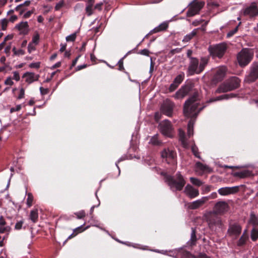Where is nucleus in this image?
Returning a JSON list of instances; mask_svg holds the SVG:
<instances>
[{"instance_id":"obj_18","label":"nucleus","mask_w":258,"mask_h":258,"mask_svg":"<svg viewBox=\"0 0 258 258\" xmlns=\"http://www.w3.org/2000/svg\"><path fill=\"white\" fill-rule=\"evenodd\" d=\"M184 192L190 199L195 198L199 195V190L189 184L185 187Z\"/></svg>"},{"instance_id":"obj_16","label":"nucleus","mask_w":258,"mask_h":258,"mask_svg":"<svg viewBox=\"0 0 258 258\" xmlns=\"http://www.w3.org/2000/svg\"><path fill=\"white\" fill-rule=\"evenodd\" d=\"M245 16H249L250 17H254L258 16V8L255 3H252L245 8L243 11Z\"/></svg>"},{"instance_id":"obj_61","label":"nucleus","mask_w":258,"mask_h":258,"mask_svg":"<svg viewBox=\"0 0 258 258\" xmlns=\"http://www.w3.org/2000/svg\"><path fill=\"white\" fill-rule=\"evenodd\" d=\"M161 118V114L159 112H156L155 114V120L158 121H159Z\"/></svg>"},{"instance_id":"obj_30","label":"nucleus","mask_w":258,"mask_h":258,"mask_svg":"<svg viewBox=\"0 0 258 258\" xmlns=\"http://www.w3.org/2000/svg\"><path fill=\"white\" fill-rule=\"evenodd\" d=\"M191 230L190 239L188 241V244L190 245H194L197 240L196 231L193 228H191Z\"/></svg>"},{"instance_id":"obj_12","label":"nucleus","mask_w":258,"mask_h":258,"mask_svg":"<svg viewBox=\"0 0 258 258\" xmlns=\"http://www.w3.org/2000/svg\"><path fill=\"white\" fill-rule=\"evenodd\" d=\"M174 106V103L170 100L167 99L162 104L160 110L163 114L168 116H171Z\"/></svg>"},{"instance_id":"obj_54","label":"nucleus","mask_w":258,"mask_h":258,"mask_svg":"<svg viewBox=\"0 0 258 258\" xmlns=\"http://www.w3.org/2000/svg\"><path fill=\"white\" fill-rule=\"evenodd\" d=\"M23 224V221H20L18 222L17 223H16V224L15 225V229L17 230L21 229L22 227Z\"/></svg>"},{"instance_id":"obj_56","label":"nucleus","mask_w":258,"mask_h":258,"mask_svg":"<svg viewBox=\"0 0 258 258\" xmlns=\"http://www.w3.org/2000/svg\"><path fill=\"white\" fill-rule=\"evenodd\" d=\"M39 90H40V93L42 95L47 94L49 91L48 89H44V88H42V87H40Z\"/></svg>"},{"instance_id":"obj_27","label":"nucleus","mask_w":258,"mask_h":258,"mask_svg":"<svg viewBox=\"0 0 258 258\" xmlns=\"http://www.w3.org/2000/svg\"><path fill=\"white\" fill-rule=\"evenodd\" d=\"M38 218V210L34 209L30 212V219L33 222L36 223Z\"/></svg>"},{"instance_id":"obj_46","label":"nucleus","mask_w":258,"mask_h":258,"mask_svg":"<svg viewBox=\"0 0 258 258\" xmlns=\"http://www.w3.org/2000/svg\"><path fill=\"white\" fill-rule=\"evenodd\" d=\"M92 5H88L86 8V11L88 16H90L92 14Z\"/></svg>"},{"instance_id":"obj_57","label":"nucleus","mask_w":258,"mask_h":258,"mask_svg":"<svg viewBox=\"0 0 258 258\" xmlns=\"http://www.w3.org/2000/svg\"><path fill=\"white\" fill-rule=\"evenodd\" d=\"M33 10L28 11V12L24 14L23 17L24 18H28L30 17V16L33 13Z\"/></svg>"},{"instance_id":"obj_10","label":"nucleus","mask_w":258,"mask_h":258,"mask_svg":"<svg viewBox=\"0 0 258 258\" xmlns=\"http://www.w3.org/2000/svg\"><path fill=\"white\" fill-rule=\"evenodd\" d=\"M204 5V3L202 2L190 3L188 5L189 8L186 13V16L190 17L198 14Z\"/></svg>"},{"instance_id":"obj_51","label":"nucleus","mask_w":258,"mask_h":258,"mask_svg":"<svg viewBox=\"0 0 258 258\" xmlns=\"http://www.w3.org/2000/svg\"><path fill=\"white\" fill-rule=\"evenodd\" d=\"M40 64L39 62H32L29 64V67L31 68L38 69L40 67Z\"/></svg>"},{"instance_id":"obj_3","label":"nucleus","mask_w":258,"mask_h":258,"mask_svg":"<svg viewBox=\"0 0 258 258\" xmlns=\"http://www.w3.org/2000/svg\"><path fill=\"white\" fill-rule=\"evenodd\" d=\"M240 80L236 77H232L224 83L222 84L217 89V93H224L231 91L239 87Z\"/></svg>"},{"instance_id":"obj_58","label":"nucleus","mask_w":258,"mask_h":258,"mask_svg":"<svg viewBox=\"0 0 258 258\" xmlns=\"http://www.w3.org/2000/svg\"><path fill=\"white\" fill-rule=\"evenodd\" d=\"M123 58H122L121 59H120L118 62V66H119V70L120 71H122V70H123Z\"/></svg>"},{"instance_id":"obj_19","label":"nucleus","mask_w":258,"mask_h":258,"mask_svg":"<svg viewBox=\"0 0 258 258\" xmlns=\"http://www.w3.org/2000/svg\"><path fill=\"white\" fill-rule=\"evenodd\" d=\"M15 28L20 31V34L26 35L29 32V25L27 22H21L17 24Z\"/></svg>"},{"instance_id":"obj_62","label":"nucleus","mask_w":258,"mask_h":258,"mask_svg":"<svg viewBox=\"0 0 258 258\" xmlns=\"http://www.w3.org/2000/svg\"><path fill=\"white\" fill-rule=\"evenodd\" d=\"M25 53L23 49H20L17 51V52L15 53L16 55H22Z\"/></svg>"},{"instance_id":"obj_47","label":"nucleus","mask_w":258,"mask_h":258,"mask_svg":"<svg viewBox=\"0 0 258 258\" xmlns=\"http://www.w3.org/2000/svg\"><path fill=\"white\" fill-rule=\"evenodd\" d=\"M5 84L6 85L12 86L14 84L12 78L11 77H8L5 81Z\"/></svg>"},{"instance_id":"obj_13","label":"nucleus","mask_w":258,"mask_h":258,"mask_svg":"<svg viewBox=\"0 0 258 258\" xmlns=\"http://www.w3.org/2000/svg\"><path fill=\"white\" fill-rule=\"evenodd\" d=\"M226 45L224 43H221L211 48V55L213 57L217 56L221 58L223 56L226 50Z\"/></svg>"},{"instance_id":"obj_25","label":"nucleus","mask_w":258,"mask_h":258,"mask_svg":"<svg viewBox=\"0 0 258 258\" xmlns=\"http://www.w3.org/2000/svg\"><path fill=\"white\" fill-rule=\"evenodd\" d=\"M222 225V221L220 217L214 216L211 217V226L215 225L220 227Z\"/></svg>"},{"instance_id":"obj_42","label":"nucleus","mask_w":258,"mask_h":258,"mask_svg":"<svg viewBox=\"0 0 258 258\" xmlns=\"http://www.w3.org/2000/svg\"><path fill=\"white\" fill-rule=\"evenodd\" d=\"M228 97L227 95H223L220 96L219 97H217V98L211 99L210 101L211 102L216 101L217 100H221V99H228Z\"/></svg>"},{"instance_id":"obj_4","label":"nucleus","mask_w":258,"mask_h":258,"mask_svg":"<svg viewBox=\"0 0 258 258\" xmlns=\"http://www.w3.org/2000/svg\"><path fill=\"white\" fill-rule=\"evenodd\" d=\"M165 180L173 191L181 190L185 184V181L179 172L176 174V180L168 175L166 176Z\"/></svg>"},{"instance_id":"obj_26","label":"nucleus","mask_w":258,"mask_h":258,"mask_svg":"<svg viewBox=\"0 0 258 258\" xmlns=\"http://www.w3.org/2000/svg\"><path fill=\"white\" fill-rule=\"evenodd\" d=\"M197 30L198 29H195L190 33L186 35L182 39V41L184 42H188L197 34Z\"/></svg>"},{"instance_id":"obj_21","label":"nucleus","mask_w":258,"mask_h":258,"mask_svg":"<svg viewBox=\"0 0 258 258\" xmlns=\"http://www.w3.org/2000/svg\"><path fill=\"white\" fill-rule=\"evenodd\" d=\"M208 200L207 197H203L200 199H199L197 201H195L191 203L190 204L189 207L191 209H195L201 206H202L204 203L206 202Z\"/></svg>"},{"instance_id":"obj_60","label":"nucleus","mask_w":258,"mask_h":258,"mask_svg":"<svg viewBox=\"0 0 258 258\" xmlns=\"http://www.w3.org/2000/svg\"><path fill=\"white\" fill-rule=\"evenodd\" d=\"M125 158L124 157H122L120 158L118 160V161H117V162H116V163H115V165H116V167H117V168H118V175H119L120 172V171L119 168V167H118V163L119 162H120V161H123V160H125Z\"/></svg>"},{"instance_id":"obj_6","label":"nucleus","mask_w":258,"mask_h":258,"mask_svg":"<svg viewBox=\"0 0 258 258\" xmlns=\"http://www.w3.org/2000/svg\"><path fill=\"white\" fill-rule=\"evenodd\" d=\"M159 129L164 136L170 138L173 136V127L169 120L165 119L160 122Z\"/></svg>"},{"instance_id":"obj_5","label":"nucleus","mask_w":258,"mask_h":258,"mask_svg":"<svg viewBox=\"0 0 258 258\" xmlns=\"http://www.w3.org/2000/svg\"><path fill=\"white\" fill-rule=\"evenodd\" d=\"M253 56V52L251 49L248 48L242 49L237 56L239 64L242 67L246 66L250 62Z\"/></svg>"},{"instance_id":"obj_35","label":"nucleus","mask_w":258,"mask_h":258,"mask_svg":"<svg viewBox=\"0 0 258 258\" xmlns=\"http://www.w3.org/2000/svg\"><path fill=\"white\" fill-rule=\"evenodd\" d=\"M190 181L192 184L197 186H200L203 184L202 181L197 178L191 177L190 178Z\"/></svg>"},{"instance_id":"obj_9","label":"nucleus","mask_w":258,"mask_h":258,"mask_svg":"<svg viewBox=\"0 0 258 258\" xmlns=\"http://www.w3.org/2000/svg\"><path fill=\"white\" fill-rule=\"evenodd\" d=\"M241 230L242 227L239 223L230 222L229 224L227 233L230 236L236 238L241 233Z\"/></svg>"},{"instance_id":"obj_32","label":"nucleus","mask_w":258,"mask_h":258,"mask_svg":"<svg viewBox=\"0 0 258 258\" xmlns=\"http://www.w3.org/2000/svg\"><path fill=\"white\" fill-rule=\"evenodd\" d=\"M158 136V135L157 134L153 136L151 138L149 143H150L153 145H156V146L161 145V142L160 140H159Z\"/></svg>"},{"instance_id":"obj_55","label":"nucleus","mask_w":258,"mask_h":258,"mask_svg":"<svg viewBox=\"0 0 258 258\" xmlns=\"http://www.w3.org/2000/svg\"><path fill=\"white\" fill-rule=\"evenodd\" d=\"M21 105H17L15 107H13L11 108L10 111L11 112H13L15 111H18L21 109Z\"/></svg>"},{"instance_id":"obj_20","label":"nucleus","mask_w":258,"mask_h":258,"mask_svg":"<svg viewBox=\"0 0 258 258\" xmlns=\"http://www.w3.org/2000/svg\"><path fill=\"white\" fill-rule=\"evenodd\" d=\"M23 77L25 78V81L27 83L31 84L35 81H37L39 75H36L34 73L26 72L24 74Z\"/></svg>"},{"instance_id":"obj_33","label":"nucleus","mask_w":258,"mask_h":258,"mask_svg":"<svg viewBox=\"0 0 258 258\" xmlns=\"http://www.w3.org/2000/svg\"><path fill=\"white\" fill-rule=\"evenodd\" d=\"M184 78V73L182 72L176 77L173 82H175V83H176L177 85H179V84H180L183 80Z\"/></svg>"},{"instance_id":"obj_63","label":"nucleus","mask_w":258,"mask_h":258,"mask_svg":"<svg viewBox=\"0 0 258 258\" xmlns=\"http://www.w3.org/2000/svg\"><path fill=\"white\" fill-rule=\"evenodd\" d=\"M86 67H87L86 64L80 65V66H77L76 69V71H80L83 69L86 68Z\"/></svg>"},{"instance_id":"obj_31","label":"nucleus","mask_w":258,"mask_h":258,"mask_svg":"<svg viewBox=\"0 0 258 258\" xmlns=\"http://www.w3.org/2000/svg\"><path fill=\"white\" fill-rule=\"evenodd\" d=\"M168 27V24L166 22H163L159 25L158 27L155 28L153 31L154 32H158L159 31L165 30Z\"/></svg>"},{"instance_id":"obj_48","label":"nucleus","mask_w":258,"mask_h":258,"mask_svg":"<svg viewBox=\"0 0 258 258\" xmlns=\"http://www.w3.org/2000/svg\"><path fill=\"white\" fill-rule=\"evenodd\" d=\"M238 26H237L233 30L229 32L227 34V36L230 37L233 36L238 31Z\"/></svg>"},{"instance_id":"obj_22","label":"nucleus","mask_w":258,"mask_h":258,"mask_svg":"<svg viewBox=\"0 0 258 258\" xmlns=\"http://www.w3.org/2000/svg\"><path fill=\"white\" fill-rule=\"evenodd\" d=\"M195 170L198 174L202 175L208 171V167L198 162L196 163Z\"/></svg>"},{"instance_id":"obj_36","label":"nucleus","mask_w":258,"mask_h":258,"mask_svg":"<svg viewBox=\"0 0 258 258\" xmlns=\"http://www.w3.org/2000/svg\"><path fill=\"white\" fill-rule=\"evenodd\" d=\"M33 201V196L31 193L27 194V205L28 207H30Z\"/></svg>"},{"instance_id":"obj_17","label":"nucleus","mask_w":258,"mask_h":258,"mask_svg":"<svg viewBox=\"0 0 258 258\" xmlns=\"http://www.w3.org/2000/svg\"><path fill=\"white\" fill-rule=\"evenodd\" d=\"M190 91V87L188 86H182L173 96V97L177 100L182 99L186 96Z\"/></svg>"},{"instance_id":"obj_2","label":"nucleus","mask_w":258,"mask_h":258,"mask_svg":"<svg viewBox=\"0 0 258 258\" xmlns=\"http://www.w3.org/2000/svg\"><path fill=\"white\" fill-rule=\"evenodd\" d=\"M208 63V59L205 57H202L201 62L198 58H191L189 61V64L187 71L188 76H192L195 74H199L204 70Z\"/></svg>"},{"instance_id":"obj_59","label":"nucleus","mask_w":258,"mask_h":258,"mask_svg":"<svg viewBox=\"0 0 258 258\" xmlns=\"http://www.w3.org/2000/svg\"><path fill=\"white\" fill-rule=\"evenodd\" d=\"M187 56L189 58V60H191V58H196V57H194L191 56L192 54V51L190 49H188L187 51Z\"/></svg>"},{"instance_id":"obj_11","label":"nucleus","mask_w":258,"mask_h":258,"mask_svg":"<svg viewBox=\"0 0 258 258\" xmlns=\"http://www.w3.org/2000/svg\"><path fill=\"white\" fill-rule=\"evenodd\" d=\"M258 79V63H253L251 67L249 74L244 79L248 83H252Z\"/></svg>"},{"instance_id":"obj_24","label":"nucleus","mask_w":258,"mask_h":258,"mask_svg":"<svg viewBox=\"0 0 258 258\" xmlns=\"http://www.w3.org/2000/svg\"><path fill=\"white\" fill-rule=\"evenodd\" d=\"M252 175L251 171L248 170H245L240 172H235L234 173L235 176H238L240 178H245L250 176Z\"/></svg>"},{"instance_id":"obj_41","label":"nucleus","mask_w":258,"mask_h":258,"mask_svg":"<svg viewBox=\"0 0 258 258\" xmlns=\"http://www.w3.org/2000/svg\"><path fill=\"white\" fill-rule=\"evenodd\" d=\"M64 4V2L63 0H60L57 4H56L55 7V10L56 11L59 10L60 8H61Z\"/></svg>"},{"instance_id":"obj_1","label":"nucleus","mask_w":258,"mask_h":258,"mask_svg":"<svg viewBox=\"0 0 258 258\" xmlns=\"http://www.w3.org/2000/svg\"><path fill=\"white\" fill-rule=\"evenodd\" d=\"M205 107V106L202 103L200 96L197 93L189 97L184 102V115L185 117L191 118L187 125V134L189 137L194 134V120L193 118L197 117L199 113Z\"/></svg>"},{"instance_id":"obj_64","label":"nucleus","mask_w":258,"mask_h":258,"mask_svg":"<svg viewBox=\"0 0 258 258\" xmlns=\"http://www.w3.org/2000/svg\"><path fill=\"white\" fill-rule=\"evenodd\" d=\"M18 19V17L16 15H12L10 18V21L12 22H15L16 20H17Z\"/></svg>"},{"instance_id":"obj_40","label":"nucleus","mask_w":258,"mask_h":258,"mask_svg":"<svg viewBox=\"0 0 258 258\" xmlns=\"http://www.w3.org/2000/svg\"><path fill=\"white\" fill-rule=\"evenodd\" d=\"M191 151L195 157L201 159V157L198 152V149L195 145H193L191 147Z\"/></svg>"},{"instance_id":"obj_14","label":"nucleus","mask_w":258,"mask_h":258,"mask_svg":"<svg viewBox=\"0 0 258 258\" xmlns=\"http://www.w3.org/2000/svg\"><path fill=\"white\" fill-rule=\"evenodd\" d=\"M227 69L225 67H221L216 69L214 71V74L212 81L216 84L221 81L225 77Z\"/></svg>"},{"instance_id":"obj_23","label":"nucleus","mask_w":258,"mask_h":258,"mask_svg":"<svg viewBox=\"0 0 258 258\" xmlns=\"http://www.w3.org/2000/svg\"><path fill=\"white\" fill-rule=\"evenodd\" d=\"M179 140L180 141L182 146L187 148L188 147V143L186 141L184 132L181 129L179 130Z\"/></svg>"},{"instance_id":"obj_39","label":"nucleus","mask_w":258,"mask_h":258,"mask_svg":"<svg viewBox=\"0 0 258 258\" xmlns=\"http://www.w3.org/2000/svg\"><path fill=\"white\" fill-rule=\"evenodd\" d=\"M39 41V35L38 33H35L33 36L32 42L31 43L37 45L38 44Z\"/></svg>"},{"instance_id":"obj_53","label":"nucleus","mask_w":258,"mask_h":258,"mask_svg":"<svg viewBox=\"0 0 258 258\" xmlns=\"http://www.w3.org/2000/svg\"><path fill=\"white\" fill-rule=\"evenodd\" d=\"M13 79L15 80L16 81H18L20 80V77L19 74L18 72L15 71L13 72Z\"/></svg>"},{"instance_id":"obj_44","label":"nucleus","mask_w":258,"mask_h":258,"mask_svg":"<svg viewBox=\"0 0 258 258\" xmlns=\"http://www.w3.org/2000/svg\"><path fill=\"white\" fill-rule=\"evenodd\" d=\"M75 215L77 216L78 219H82L85 216V212L84 211L82 210L78 212L75 213Z\"/></svg>"},{"instance_id":"obj_50","label":"nucleus","mask_w":258,"mask_h":258,"mask_svg":"<svg viewBox=\"0 0 258 258\" xmlns=\"http://www.w3.org/2000/svg\"><path fill=\"white\" fill-rule=\"evenodd\" d=\"M82 226H83V225H81V226H79L77 228H76L74 230V232L78 231V233H80V232L85 231V230H86L87 229H88L89 227V226H87L85 228L83 229Z\"/></svg>"},{"instance_id":"obj_49","label":"nucleus","mask_w":258,"mask_h":258,"mask_svg":"<svg viewBox=\"0 0 258 258\" xmlns=\"http://www.w3.org/2000/svg\"><path fill=\"white\" fill-rule=\"evenodd\" d=\"M149 53L150 51H149V50H148L147 49H144L140 50L138 53L143 55L148 56Z\"/></svg>"},{"instance_id":"obj_37","label":"nucleus","mask_w":258,"mask_h":258,"mask_svg":"<svg viewBox=\"0 0 258 258\" xmlns=\"http://www.w3.org/2000/svg\"><path fill=\"white\" fill-rule=\"evenodd\" d=\"M77 36V33H74L66 37V39L68 42H73L75 40Z\"/></svg>"},{"instance_id":"obj_34","label":"nucleus","mask_w":258,"mask_h":258,"mask_svg":"<svg viewBox=\"0 0 258 258\" xmlns=\"http://www.w3.org/2000/svg\"><path fill=\"white\" fill-rule=\"evenodd\" d=\"M251 238L255 241L258 239V228H254L251 231Z\"/></svg>"},{"instance_id":"obj_45","label":"nucleus","mask_w":258,"mask_h":258,"mask_svg":"<svg viewBox=\"0 0 258 258\" xmlns=\"http://www.w3.org/2000/svg\"><path fill=\"white\" fill-rule=\"evenodd\" d=\"M34 44L30 43L28 46V51L29 53H31L33 51L35 50V47Z\"/></svg>"},{"instance_id":"obj_8","label":"nucleus","mask_w":258,"mask_h":258,"mask_svg":"<svg viewBox=\"0 0 258 258\" xmlns=\"http://www.w3.org/2000/svg\"><path fill=\"white\" fill-rule=\"evenodd\" d=\"M229 209L228 204L223 201L217 202L213 208L214 214L217 215H223L226 213Z\"/></svg>"},{"instance_id":"obj_38","label":"nucleus","mask_w":258,"mask_h":258,"mask_svg":"<svg viewBox=\"0 0 258 258\" xmlns=\"http://www.w3.org/2000/svg\"><path fill=\"white\" fill-rule=\"evenodd\" d=\"M8 23V21L6 19H3L0 21V25L2 30H5L6 29Z\"/></svg>"},{"instance_id":"obj_28","label":"nucleus","mask_w":258,"mask_h":258,"mask_svg":"<svg viewBox=\"0 0 258 258\" xmlns=\"http://www.w3.org/2000/svg\"><path fill=\"white\" fill-rule=\"evenodd\" d=\"M248 239V235L246 231H244L237 242V245L239 246L244 245Z\"/></svg>"},{"instance_id":"obj_7","label":"nucleus","mask_w":258,"mask_h":258,"mask_svg":"<svg viewBox=\"0 0 258 258\" xmlns=\"http://www.w3.org/2000/svg\"><path fill=\"white\" fill-rule=\"evenodd\" d=\"M162 158L165 159L168 163H174L176 158V153L172 147L165 148L161 153Z\"/></svg>"},{"instance_id":"obj_29","label":"nucleus","mask_w":258,"mask_h":258,"mask_svg":"<svg viewBox=\"0 0 258 258\" xmlns=\"http://www.w3.org/2000/svg\"><path fill=\"white\" fill-rule=\"evenodd\" d=\"M249 223L254 226L258 225V219L253 212L250 213Z\"/></svg>"},{"instance_id":"obj_52","label":"nucleus","mask_w":258,"mask_h":258,"mask_svg":"<svg viewBox=\"0 0 258 258\" xmlns=\"http://www.w3.org/2000/svg\"><path fill=\"white\" fill-rule=\"evenodd\" d=\"M25 95V90L24 88H21L20 90V94L19 95L18 97V99H21L22 98H23L24 97Z\"/></svg>"},{"instance_id":"obj_43","label":"nucleus","mask_w":258,"mask_h":258,"mask_svg":"<svg viewBox=\"0 0 258 258\" xmlns=\"http://www.w3.org/2000/svg\"><path fill=\"white\" fill-rule=\"evenodd\" d=\"M178 85L173 82L169 86V91L170 92L174 91L178 87Z\"/></svg>"},{"instance_id":"obj_15","label":"nucleus","mask_w":258,"mask_h":258,"mask_svg":"<svg viewBox=\"0 0 258 258\" xmlns=\"http://www.w3.org/2000/svg\"><path fill=\"white\" fill-rule=\"evenodd\" d=\"M239 190V186H235L232 187H224L220 188L218 189V193L223 196H228L229 195H233L238 192Z\"/></svg>"}]
</instances>
